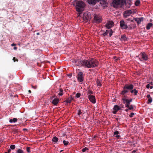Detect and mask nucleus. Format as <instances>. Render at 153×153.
Segmentation results:
<instances>
[{
	"label": "nucleus",
	"mask_w": 153,
	"mask_h": 153,
	"mask_svg": "<svg viewBox=\"0 0 153 153\" xmlns=\"http://www.w3.org/2000/svg\"><path fill=\"white\" fill-rule=\"evenodd\" d=\"M79 63L78 66H85L88 68H93L97 67L98 64V61L93 58L89 59L88 60H79L78 61Z\"/></svg>",
	"instance_id": "1"
},
{
	"label": "nucleus",
	"mask_w": 153,
	"mask_h": 153,
	"mask_svg": "<svg viewBox=\"0 0 153 153\" xmlns=\"http://www.w3.org/2000/svg\"><path fill=\"white\" fill-rule=\"evenodd\" d=\"M134 85L132 84H126L123 87V90L120 94L122 95L125 96L126 94L128 93L129 91H130L131 93H133L134 92Z\"/></svg>",
	"instance_id": "2"
},
{
	"label": "nucleus",
	"mask_w": 153,
	"mask_h": 153,
	"mask_svg": "<svg viewBox=\"0 0 153 153\" xmlns=\"http://www.w3.org/2000/svg\"><path fill=\"white\" fill-rule=\"evenodd\" d=\"M85 6V4L82 1H78L76 2V11L78 12H82Z\"/></svg>",
	"instance_id": "3"
},
{
	"label": "nucleus",
	"mask_w": 153,
	"mask_h": 153,
	"mask_svg": "<svg viewBox=\"0 0 153 153\" xmlns=\"http://www.w3.org/2000/svg\"><path fill=\"white\" fill-rule=\"evenodd\" d=\"M91 18V14L90 12L86 11L83 14V19L85 22L90 21Z\"/></svg>",
	"instance_id": "4"
},
{
	"label": "nucleus",
	"mask_w": 153,
	"mask_h": 153,
	"mask_svg": "<svg viewBox=\"0 0 153 153\" xmlns=\"http://www.w3.org/2000/svg\"><path fill=\"white\" fill-rule=\"evenodd\" d=\"M141 58H139L140 61H147L149 59L148 55L145 52H142L140 54Z\"/></svg>",
	"instance_id": "5"
},
{
	"label": "nucleus",
	"mask_w": 153,
	"mask_h": 153,
	"mask_svg": "<svg viewBox=\"0 0 153 153\" xmlns=\"http://www.w3.org/2000/svg\"><path fill=\"white\" fill-rule=\"evenodd\" d=\"M123 1V0H112L111 5L114 8L117 7L118 5L122 2Z\"/></svg>",
	"instance_id": "6"
},
{
	"label": "nucleus",
	"mask_w": 153,
	"mask_h": 153,
	"mask_svg": "<svg viewBox=\"0 0 153 153\" xmlns=\"http://www.w3.org/2000/svg\"><path fill=\"white\" fill-rule=\"evenodd\" d=\"M94 20L96 23H99L102 21L101 17L98 14H94Z\"/></svg>",
	"instance_id": "7"
},
{
	"label": "nucleus",
	"mask_w": 153,
	"mask_h": 153,
	"mask_svg": "<svg viewBox=\"0 0 153 153\" xmlns=\"http://www.w3.org/2000/svg\"><path fill=\"white\" fill-rule=\"evenodd\" d=\"M77 78L79 82H83L84 80L83 73L82 72H79L77 76Z\"/></svg>",
	"instance_id": "8"
},
{
	"label": "nucleus",
	"mask_w": 153,
	"mask_h": 153,
	"mask_svg": "<svg viewBox=\"0 0 153 153\" xmlns=\"http://www.w3.org/2000/svg\"><path fill=\"white\" fill-rule=\"evenodd\" d=\"M120 26L122 29H126L128 28L127 25L123 20H121L120 22Z\"/></svg>",
	"instance_id": "9"
},
{
	"label": "nucleus",
	"mask_w": 153,
	"mask_h": 153,
	"mask_svg": "<svg viewBox=\"0 0 153 153\" xmlns=\"http://www.w3.org/2000/svg\"><path fill=\"white\" fill-rule=\"evenodd\" d=\"M123 101V103L124 104L125 103V106L127 108L129 107V106L130 105V102L128 100V99L126 98L125 95L124 96V97L122 99Z\"/></svg>",
	"instance_id": "10"
},
{
	"label": "nucleus",
	"mask_w": 153,
	"mask_h": 153,
	"mask_svg": "<svg viewBox=\"0 0 153 153\" xmlns=\"http://www.w3.org/2000/svg\"><path fill=\"white\" fill-rule=\"evenodd\" d=\"M114 24L113 22L112 21H110L107 22L105 26L107 28L109 29L114 25Z\"/></svg>",
	"instance_id": "11"
},
{
	"label": "nucleus",
	"mask_w": 153,
	"mask_h": 153,
	"mask_svg": "<svg viewBox=\"0 0 153 153\" xmlns=\"http://www.w3.org/2000/svg\"><path fill=\"white\" fill-rule=\"evenodd\" d=\"M88 97L90 101L94 104L96 102V99L94 96L91 95H89L88 96Z\"/></svg>",
	"instance_id": "12"
},
{
	"label": "nucleus",
	"mask_w": 153,
	"mask_h": 153,
	"mask_svg": "<svg viewBox=\"0 0 153 153\" xmlns=\"http://www.w3.org/2000/svg\"><path fill=\"white\" fill-rule=\"evenodd\" d=\"M113 109L114 111H113V113L115 114L118 110L120 109V108L118 105H114Z\"/></svg>",
	"instance_id": "13"
},
{
	"label": "nucleus",
	"mask_w": 153,
	"mask_h": 153,
	"mask_svg": "<svg viewBox=\"0 0 153 153\" xmlns=\"http://www.w3.org/2000/svg\"><path fill=\"white\" fill-rule=\"evenodd\" d=\"M100 0H88L87 2L90 4L94 5L97 2H98Z\"/></svg>",
	"instance_id": "14"
},
{
	"label": "nucleus",
	"mask_w": 153,
	"mask_h": 153,
	"mask_svg": "<svg viewBox=\"0 0 153 153\" xmlns=\"http://www.w3.org/2000/svg\"><path fill=\"white\" fill-rule=\"evenodd\" d=\"M134 20L137 22V24H140L141 22L143 21V17L136 18Z\"/></svg>",
	"instance_id": "15"
},
{
	"label": "nucleus",
	"mask_w": 153,
	"mask_h": 153,
	"mask_svg": "<svg viewBox=\"0 0 153 153\" xmlns=\"http://www.w3.org/2000/svg\"><path fill=\"white\" fill-rule=\"evenodd\" d=\"M74 100V98L72 97V96H71L70 97L67 98L65 101L67 103H70L71 101L72 100Z\"/></svg>",
	"instance_id": "16"
},
{
	"label": "nucleus",
	"mask_w": 153,
	"mask_h": 153,
	"mask_svg": "<svg viewBox=\"0 0 153 153\" xmlns=\"http://www.w3.org/2000/svg\"><path fill=\"white\" fill-rule=\"evenodd\" d=\"M131 10H126L125 12V13H124V16L125 17H127V16H129L131 14Z\"/></svg>",
	"instance_id": "17"
},
{
	"label": "nucleus",
	"mask_w": 153,
	"mask_h": 153,
	"mask_svg": "<svg viewBox=\"0 0 153 153\" xmlns=\"http://www.w3.org/2000/svg\"><path fill=\"white\" fill-rule=\"evenodd\" d=\"M100 3L103 7H105L106 5V0H100Z\"/></svg>",
	"instance_id": "18"
},
{
	"label": "nucleus",
	"mask_w": 153,
	"mask_h": 153,
	"mask_svg": "<svg viewBox=\"0 0 153 153\" xmlns=\"http://www.w3.org/2000/svg\"><path fill=\"white\" fill-rule=\"evenodd\" d=\"M114 136L117 137V139H118L120 137V136L119 135L120 134V133L118 131H115L114 132Z\"/></svg>",
	"instance_id": "19"
},
{
	"label": "nucleus",
	"mask_w": 153,
	"mask_h": 153,
	"mask_svg": "<svg viewBox=\"0 0 153 153\" xmlns=\"http://www.w3.org/2000/svg\"><path fill=\"white\" fill-rule=\"evenodd\" d=\"M59 101V100L58 98H54L53 100L52 103L54 105H56L58 104Z\"/></svg>",
	"instance_id": "20"
},
{
	"label": "nucleus",
	"mask_w": 153,
	"mask_h": 153,
	"mask_svg": "<svg viewBox=\"0 0 153 153\" xmlns=\"http://www.w3.org/2000/svg\"><path fill=\"white\" fill-rule=\"evenodd\" d=\"M96 83L97 85L98 86H99V87H100L102 85V84H101L100 80L98 79H97L96 81Z\"/></svg>",
	"instance_id": "21"
},
{
	"label": "nucleus",
	"mask_w": 153,
	"mask_h": 153,
	"mask_svg": "<svg viewBox=\"0 0 153 153\" xmlns=\"http://www.w3.org/2000/svg\"><path fill=\"white\" fill-rule=\"evenodd\" d=\"M58 141V139L56 137H54L52 139V141L53 142H54V143H56Z\"/></svg>",
	"instance_id": "22"
},
{
	"label": "nucleus",
	"mask_w": 153,
	"mask_h": 153,
	"mask_svg": "<svg viewBox=\"0 0 153 153\" xmlns=\"http://www.w3.org/2000/svg\"><path fill=\"white\" fill-rule=\"evenodd\" d=\"M121 37L120 40L121 41H126L127 40V38L125 35L121 36Z\"/></svg>",
	"instance_id": "23"
},
{
	"label": "nucleus",
	"mask_w": 153,
	"mask_h": 153,
	"mask_svg": "<svg viewBox=\"0 0 153 153\" xmlns=\"http://www.w3.org/2000/svg\"><path fill=\"white\" fill-rule=\"evenodd\" d=\"M153 25V24L151 23H149L147 25L146 28L147 30H149Z\"/></svg>",
	"instance_id": "24"
},
{
	"label": "nucleus",
	"mask_w": 153,
	"mask_h": 153,
	"mask_svg": "<svg viewBox=\"0 0 153 153\" xmlns=\"http://www.w3.org/2000/svg\"><path fill=\"white\" fill-rule=\"evenodd\" d=\"M63 90L62 89L60 88L59 90V92L58 94L60 96H62L63 94Z\"/></svg>",
	"instance_id": "25"
},
{
	"label": "nucleus",
	"mask_w": 153,
	"mask_h": 153,
	"mask_svg": "<svg viewBox=\"0 0 153 153\" xmlns=\"http://www.w3.org/2000/svg\"><path fill=\"white\" fill-rule=\"evenodd\" d=\"M63 143L64 145L65 146H67V145L69 143V142L68 141H66V140H64L63 141Z\"/></svg>",
	"instance_id": "26"
},
{
	"label": "nucleus",
	"mask_w": 153,
	"mask_h": 153,
	"mask_svg": "<svg viewBox=\"0 0 153 153\" xmlns=\"http://www.w3.org/2000/svg\"><path fill=\"white\" fill-rule=\"evenodd\" d=\"M140 3V1L139 0H137L135 2V5L136 6H139Z\"/></svg>",
	"instance_id": "27"
},
{
	"label": "nucleus",
	"mask_w": 153,
	"mask_h": 153,
	"mask_svg": "<svg viewBox=\"0 0 153 153\" xmlns=\"http://www.w3.org/2000/svg\"><path fill=\"white\" fill-rule=\"evenodd\" d=\"M17 153H24V151L20 149H18L16 152Z\"/></svg>",
	"instance_id": "28"
},
{
	"label": "nucleus",
	"mask_w": 153,
	"mask_h": 153,
	"mask_svg": "<svg viewBox=\"0 0 153 153\" xmlns=\"http://www.w3.org/2000/svg\"><path fill=\"white\" fill-rule=\"evenodd\" d=\"M88 150V149L87 148L85 147L82 149V152H86V151Z\"/></svg>",
	"instance_id": "29"
},
{
	"label": "nucleus",
	"mask_w": 153,
	"mask_h": 153,
	"mask_svg": "<svg viewBox=\"0 0 153 153\" xmlns=\"http://www.w3.org/2000/svg\"><path fill=\"white\" fill-rule=\"evenodd\" d=\"M109 32V31L108 30H106L105 32L103 34V36H106Z\"/></svg>",
	"instance_id": "30"
},
{
	"label": "nucleus",
	"mask_w": 153,
	"mask_h": 153,
	"mask_svg": "<svg viewBox=\"0 0 153 153\" xmlns=\"http://www.w3.org/2000/svg\"><path fill=\"white\" fill-rule=\"evenodd\" d=\"M134 92H133V93L134 95H137V93L138 92V91L136 90L135 89H134Z\"/></svg>",
	"instance_id": "31"
},
{
	"label": "nucleus",
	"mask_w": 153,
	"mask_h": 153,
	"mask_svg": "<svg viewBox=\"0 0 153 153\" xmlns=\"http://www.w3.org/2000/svg\"><path fill=\"white\" fill-rule=\"evenodd\" d=\"M128 109L129 110H132L134 109L133 106V105H129V107H128Z\"/></svg>",
	"instance_id": "32"
},
{
	"label": "nucleus",
	"mask_w": 153,
	"mask_h": 153,
	"mask_svg": "<svg viewBox=\"0 0 153 153\" xmlns=\"http://www.w3.org/2000/svg\"><path fill=\"white\" fill-rule=\"evenodd\" d=\"M16 148V146L14 145H11L10 146V148L12 150Z\"/></svg>",
	"instance_id": "33"
},
{
	"label": "nucleus",
	"mask_w": 153,
	"mask_h": 153,
	"mask_svg": "<svg viewBox=\"0 0 153 153\" xmlns=\"http://www.w3.org/2000/svg\"><path fill=\"white\" fill-rule=\"evenodd\" d=\"M113 33V32L112 30L111 29L110 30L109 33V36L110 37H111L112 35V34Z\"/></svg>",
	"instance_id": "34"
},
{
	"label": "nucleus",
	"mask_w": 153,
	"mask_h": 153,
	"mask_svg": "<svg viewBox=\"0 0 153 153\" xmlns=\"http://www.w3.org/2000/svg\"><path fill=\"white\" fill-rule=\"evenodd\" d=\"M26 150L27 152H28V153H30V147H27L26 148Z\"/></svg>",
	"instance_id": "35"
},
{
	"label": "nucleus",
	"mask_w": 153,
	"mask_h": 153,
	"mask_svg": "<svg viewBox=\"0 0 153 153\" xmlns=\"http://www.w3.org/2000/svg\"><path fill=\"white\" fill-rule=\"evenodd\" d=\"M81 94L80 93H78L76 95V97L78 98L80 97Z\"/></svg>",
	"instance_id": "36"
},
{
	"label": "nucleus",
	"mask_w": 153,
	"mask_h": 153,
	"mask_svg": "<svg viewBox=\"0 0 153 153\" xmlns=\"http://www.w3.org/2000/svg\"><path fill=\"white\" fill-rule=\"evenodd\" d=\"M148 103H151L152 101V97L149 98V99L148 100Z\"/></svg>",
	"instance_id": "37"
},
{
	"label": "nucleus",
	"mask_w": 153,
	"mask_h": 153,
	"mask_svg": "<svg viewBox=\"0 0 153 153\" xmlns=\"http://www.w3.org/2000/svg\"><path fill=\"white\" fill-rule=\"evenodd\" d=\"M93 94V92L92 91L89 90L88 91V94L91 95V94Z\"/></svg>",
	"instance_id": "38"
},
{
	"label": "nucleus",
	"mask_w": 153,
	"mask_h": 153,
	"mask_svg": "<svg viewBox=\"0 0 153 153\" xmlns=\"http://www.w3.org/2000/svg\"><path fill=\"white\" fill-rule=\"evenodd\" d=\"M134 115V113L133 112H131V113L129 115V117H132Z\"/></svg>",
	"instance_id": "39"
},
{
	"label": "nucleus",
	"mask_w": 153,
	"mask_h": 153,
	"mask_svg": "<svg viewBox=\"0 0 153 153\" xmlns=\"http://www.w3.org/2000/svg\"><path fill=\"white\" fill-rule=\"evenodd\" d=\"M17 133H18V130L17 129H15L13 131V134H16Z\"/></svg>",
	"instance_id": "40"
},
{
	"label": "nucleus",
	"mask_w": 153,
	"mask_h": 153,
	"mask_svg": "<svg viewBox=\"0 0 153 153\" xmlns=\"http://www.w3.org/2000/svg\"><path fill=\"white\" fill-rule=\"evenodd\" d=\"M13 122H14V123L16 122H17V119L16 118H13Z\"/></svg>",
	"instance_id": "41"
},
{
	"label": "nucleus",
	"mask_w": 153,
	"mask_h": 153,
	"mask_svg": "<svg viewBox=\"0 0 153 153\" xmlns=\"http://www.w3.org/2000/svg\"><path fill=\"white\" fill-rule=\"evenodd\" d=\"M78 115H80L82 113L81 111V110H78Z\"/></svg>",
	"instance_id": "42"
},
{
	"label": "nucleus",
	"mask_w": 153,
	"mask_h": 153,
	"mask_svg": "<svg viewBox=\"0 0 153 153\" xmlns=\"http://www.w3.org/2000/svg\"><path fill=\"white\" fill-rule=\"evenodd\" d=\"M13 60L14 62H15L16 61H18V60L17 59H16L15 57H14L13 59Z\"/></svg>",
	"instance_id": "43"
},
{
	"label": "nucleus",
	"mask_w": 153,
	"mask_h": 153,
	"mask_svg": "<svg viewBox=\"0 0 153 153\" xmlns=\"http://www.w3.org/2000/svg\"><path fill=\"white\" fill-rule=\"evenodd\" d=\"M31 86H32V88L34 89H36L37 88L36 86H33V85H31Z\"/></svg>",
	"instance_id": "44"
},
{
	"label": "nucleus",
	"mask_w": 153,
	"mask_h": 153,
	"mask_svg": "<svg viewBox=\"0 0 153 153\" xmlns=\"http://www.w3.org/2000/svg\"><path fill=\"white\" fill-rule=\"evenodd\" d=\"M150 85L149 84H148L146 86V87L147 88H150Z\"/></svg>",
	"instance_id": "45"
},
{
	"label": "nucleus",
	"mask_w": 153,
	"mask_h": 153,
	"mask_svg": "<svg viewBox=\"0 0 153 153\" xmlns=\"http://www.w3.org/2000/svg\"><path fill=\"white\" fill-rule=\"evenodd\" d=\"M146 97H147V98H151V97H150V94H147L146 96Z\"/></svg>",
	"instance_id": "46"
},
{
	"label": "nucleus",
	"mask_w": 153,
	"mask_h": 153,
	"mask_svg": "<svg viewBox=\"0 0 153 153\" xmlns=\"http://www.w3.org/2000/svg\"><path fill=\"white\" fill-rule=\"evenodd\" d=\"M9 122L10 123H12L13 122V119H11L9 120Z\"/></svg>",
	"instance_id": "47"
},
{
	"label": "nucleus",
	"mask_w": 153,
	"mask_h": 153,
	"mask_svg": "<svg viewBox=\"0 0 153 153\" xmlns=\"http://www.w3.org/2000/svg\"><path fill=\"white\" fill-rule=\"evenodd\" d=\"M129 100V101L131 102L132 101V99L131 98L130 100Z\"/></svg>",
	"instance_id": "48"
},
{
	"label": "nucleus",
	"mask_w": 153,
	"mask_h": 153,
	"mask_svg": "<svg viewBox=\"0 0 153 153\" xmlns=\"http://www.w3.org/2000/svg\"><path fill=\"white\" fill-rule=\"evenodd\" d=\"M16 45V44H14V43H13L12 44H11V46H15Z\"/></svg>",
	"instance_id": "49"
},
{
	"label": "nucleus",
	"mask_w": 153,
	"mask_h": 153,
	"mask_svg": "<svg viewBox=\"0 0 153 153\" xmlns=\"http://www.w3.org/2000/svg\"><path fill=\"white\" fill-rule=\"evenodd\" d=\"M11 149H9L8 150V152L9 153V152H10V151H11Z\"/></svg>",
	"instance_id": "50"
},
{
	"label": "nucleus",
	"mask_w": 153,
	"mask_h": 153,
	"mask_svg": "<svg viewBox=\"0 0 153 153\" xmlns=\"http://www.w3.org/2000/svg\"><path fill=\"white\" fill-rule=\"evenodd\" d=\"M128 28L129 29H132V27H131L130 26L129 27H128Z\"/></svg>",
	"instance_id": "51"
},
{
	"label": "nucleus",
	"mask_w": 153,
	"mask_h": 153,
	"mask_svg": "<svg viewBox=\"0 0 153 153\" xmlns=\"http://www.w3.org/2000/svg\"><path fill=\"white\" fill-rule=\"evenodd\" d=\"M28 92L30 94L31 93V91L30 90H28Z\"/></svg>",
	"instance_id": "52"
},
{
	"label": "nucleus",
	"mask_w": 153,
	"mask_h": 153,
	"mask_svg": "<svg viewBox=\"0 0 153 153\" xmlns=\"http://www.w3.org/2000/svg\"><path fill=\"white\" fill-rule=\"evenodd\" d=\"M153 88V86H150V88H150V89H152V88Z\"/></svg>",
	"instance_id": "53"
},
{
	"label": "nucleus",
	"mask_w": 153,
	"mask_h": 153,
	"mask_svg": "<svg viewBox=\"0 0 153 153\" xmlns=\"http://www.w3.org/2000/svg\"><path fill=\"white\" fill-rule=\"evenodd\" d=\"M17 48L16 47H15L13 49H14V50H16L17 49Z\"/></svg>",
	"instance_id": "54"
},
{
	"label": "nucleus",
	"mask_w": 153,
	"mask_h": 153,
	"mask_svg": "<svg viewBox=\"0 0 153 153\" xmlns=\"http://www.w3.org/2000/svg\"><path fill=\"white\" fill-rule=\"evenodd\" d=\"M129 110V109H126L125 110V111H126V112H128Z\"/></svg>",
	"instance_id": "55"
},
{
	"label": "nucleus",
	"mask_w": 153,
	"mask_h": 153,
	"mask_svg": "<svg viewBox=\"0 0 153 153\" xmlns=\"http://www.w3.org/2000/svg\"><path fill=\"white\" fill-rule=\"evenodd\" d=\"M68 76H69V75H68ZM71 76H72L71 75H69V77H71Z\"/></svg>",
	"instance_id": "56"
},
{
	"label": "nucleus",
	"mask_w": 153,
	"mask_h": 153,
	"mask_svg": "<svg viewBox=\"0 0 153 153\" xmlns=\"http://www.w3.org/2000/svg\"><path fill=\"white\" fill-rule=\"evenodd\" d=\"M4 153H9L8 152H5Z\"/></svg>",
	"instance_id": "57"
},
{
	"label": "nucleus",
	"mask_w": 153,
	"mask_h": 153,
	"mask_svg": "<svg viewBox=\"0 0 153 153\" xmlns=\"http://www.w3.org/2000/svg\"><path fill=\"white\" fill-rule=\"evenodd\" d=\"M39 33H37V35H39Z\"/></svg>",
	"instance_id": "58"
},
{
	"label": "nucleus",
	"mask_w": 153,
	"mask_h": 153,
	"mask_svg": "<svg viewBox=\"0 0 153 153\" xmlns=\"http://www.w3.org/2000/svg\"><path fill=\"white\" fill-rule=\"evenodd\" d=\"M26 129L25 128V129H23V130H26Z\"/></svg>",
	"instance_id": "59"
},
{
	"label": "nucleus",
	"mask_w": 153,
	"mask_h": 153,
	"mask_svg": "<svg viewBox=\"0 0 153 153\" xmlns=\"http://www.w3.org/2000/svg\"><path fill=\"white\" fill-rule=\"evenodd\" d=\"M122 108H124V107H123V106H122Z\"/></svg>",
	"instance_id": "60"
},
{
	"label": "nucleus",
	"mask_w": 153,
	"mask_h": 153,
	"mask_svg": "<svg viewBox=\"0 0 153 153\" xmlns=\"http://www.w3.org/2000/svg\"><path fill=\"white\" fill-rule=\"evenodd\" d=\"M88 1V0H87V1Z\"/></svg>",
	"instance_id": "61"
}]
</instances>
